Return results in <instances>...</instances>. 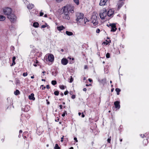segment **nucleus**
<instances>
[{
    "label": "nucleus",
    "instance_id": "nucleus-1",
    "mask_svg": "<svg viewBox=\"0 0 149 149\" xmlns=\"http://www.w3.org/2000/svg\"><path fill=\"white\" fill-rule=\"evenodd\" d=\"M74 7L72 4H68L62 8L63 17V19L69 20L70 19V15L74 12Z\"/></svg>",
    "mask_w": 149,
    "mask_h": 149
},
{
    "label": "nucleus",
    "instance_id": "nucleus-2",
    "mask_svg": "<svg viewBox=\"0 0 149 149\" xmlns=\"http://www.w3.org/2000/svg\"><path fill=\"white\" fill-rule=\"evenodd\" d=\"M98 16V15L96 13L94 12L93 13L91 21L95 26L97 25L98 24L99 19Z\"/></svg>",
    "mask_w": 149,
    "mask_h": 149
},
{
    "label": "nucleus",
    "instance_id": "nucleus-3",
    "mask_svg": "<svg viewBox=\"0 0 149 149\" xmlns=\"http://www.w3.org/2000/svg\"><path fill=\"white\" fill-rule=\"evenodd\" d=\"M3 11L4 15L7 16L12 13L13 10L10 8L6 7L3 8Z\"/></svg>",
    "mask_w": 149,
    "mask_h": 149
},
{
    "label": "nucleus",
    "instance_id": "nucleus-4",
    "mask_svg": "<svg viewBox=\"0 0 149 149\" xmlns=\"http://www.w3.org/2000/svg\"><path fill=\"white\" fill-rule=\"evenodd\" d=\"M77 24L79 25H81L83 26L85 25L86 22H88L89 21L86 18H83L81 19H80L77 21Z\"/></svg>",
    "mask_w": 149,
    "mask_h": 149
},
{
    "label": "nucleus",
    "instance_id": "nucleus-5",
    "mask_svg": "<svg viewBox=\"0 0 149 149\" xmlns=\"http://www.w3.org/2000/svg\"><path fill=\"white\" fill-rule=\"evenodd\" d=\"M7 17L10 22L13 23L15 22L17 19V17L13 13H12L8 16H7Z\"/></svg>",
    "mask_w": 149,
    "mask_h": 149
},
{
    "label": "nucleus",
    "instance_id": "nucleus-6",
    "mask_svg": "<svg viewBox=\"0 0 149 149\" xmlns=\"http://www.w3.org/2000/svg\"><path fill=\"white\" fill-rule=\"evenodd\" d=\"M45 57L46 58V61H47L52 62L54 61V57L52 54H49L47 55Z\"/></svg>",
    "mask_w": 149,
    "mask_h": 149
},
{
    "label": "nucleus",
    "instance_id": "nucleus-7",
    "mask_svg": "<svg viewBox=\"0 0 149 149\" xmlns=\"http://www.w3.org/2000/svg\"><path fill=\"white\" fill-rule=\"evenodd\" d=\"M7 104L6 105L7 106V109H10L12 106L13 105L12 100L11 98L8 97L7 99Z\"/></svg>",
    "mask_w": 149,
    "mask_h": 149
},
{
    "label": "nucleus",
    "instance_id": "nucleus-8",
    "mask_svg": "<svg viewBox=\"0 0 149 149\" xmlns=\"http://www.w3.org/2000/svg\"><path fill=\"white\" fill-rule=\"evenodd\" d=\"M107 11L106 10H103L100 14V17L102 19H104L107 17Z\"/></svg>",
    "mask_w": 149,
    "mask_h": 149
},
{
    "label": "nucleus",
    "instance_id": "nucleus-9",
    "mask_svg": "<svg viewBox=\"0 0 149 149\" xmlns=\"http://www.w3.org/2000/svg\"><path fill=\"white\" fill-rule=\"evenodd\" d=\"M76 16L77 17L76 21L84 17L83 14L81 13H77Z\"/></svg>",
    "mask_w": 149,
    "mask_h": 149
},
{
    "label": "nucleus",
    "instance_id": "nucleus-10",
    "mask_svg": "<svg viewBox=\"0 0 149 149\" xmlns=\"http://www.w3.org/2000/svg\"><path fill=\"white\" fill-rule=\"evenodd\" d=\"M109 26L111 29V32H115L116 31L117 28H116V24H111L109 25Z\"/></svg>",
    "mask_w": 149,
    "mask_h": 149
},
{
    "label": "nucleus",
    "instance_id": "nucleus-11",
    "mask_svg": "<svg viewBox=\"0 0 149 149\" xmlns=\"http://www.w3.org/2000/svg\"><path fill=\"white\" fill-rule=\"evenodd\" d=\"M114 13V11L112 9H109L107 12V15L109 17L112 16Z\"/></svg>",
    "mask_w": 149,
    "mask_h": 149
},
{
    "label": "nucleus",
    "instance_id": "nucleus-12",
    "mask_svg": "<svg viewBox=\"0 0 149 149\" xmlns=\"http://www.w3.org/2000/svg\"><path fill=\"white\" fill-rule=\"evenodd\" d=\"M114 104L116 108L119 109L120 107V102L118 101H116L114 102Z\"/></svg>",
    "mask_w": 149,
    "mask_h": 149
},
{
    "label": "nucleus",
    "instance_id": "nucleus-13",
    "mask_svg": "<svg viewBox=\"0 0 149 149\" xmlns=\"http://www.w3.org/2000/svg\"><path fill=\"white\" fill-rule=\"evenodd\" d=\"M108 0H101L99 4L101 6L106 5V3Z\"/></svg>",
    "mask_w": 149,
    "mask_h": 149
},
{
    "label": "nucleus",
    "instance_id": "nucleus-14",
    "mask_svg": "<svg viewBox=\"0 0 149 149\" xmlns=\"http://www.w3.org/2000/svg\"><path fill=\"white\" fill-rule=\"evenodd\" d=\"M62 64L64 65H66L68 63V61L65 58H63L61 61Z\"/></svg>",
    "mask_w": 149,
    "mask_h": 149
},
{
    "label": "nucleus",
    "instance_id": "nucleus-15",
    "mask_svg": "<svg viewBox=\"0 0 149 149\" xmlns=\"http://www.w3.org/2000/svg\"><path fill=\"white\" fill-rule=\"evenodd\" d=\"M28 97L30 100H34L35 99V98L34 97V94L33 93H31L30 95H29Z\"/></svg>",
    "mask_w": 149,
    "mask_h": 149
},
{
    "label": "nucleus",
    "instance_id": "nucleus-16",
    "mask_svg": "<svg viewBox=\"0 0 149 149\" xmlns=\"http://www.w3.org/2000/svg\"><path fill=\"white\" fill-rule=\"evenodd\" d=\"M65 29V27L63 26H58L57 27V30L60 31Z\"/></svg>",
    "mask_w": 149,
    "mask_h": 149
},
{
    "label": "nucleus",
    "instance_id": "nucleus-17",
    "mask_svg": "<svg viewBox=\"0 0 149 149\" xmlns=\"http://www.w3.org/2000/svg\"><path fill=\"white\" fill-rule=\"evenodd\" d=\"M141 136L142 138H143L144 137H147V138H149V133H146L144 134H141L140 135Z\"/></svg>",
    "mask_w": 149,
    "mask_h": 149
},
{
    "label": "nucleus",
    "instance_id": "nucleus-18",
    "mask_svg": "<svg viewBox=\"0 0 149 149\" xmlns=\"http://www.w3.org/2000/svg\"><path fill=\"white\" fill-rule=\"evenodd\" d=\"M98 81L100 83L102 84L103 85H104V84L106 82V80L105 78L101 80H99Z\"/></svg>",
    "mask_w": 149,
    "mask_h": 149
},
{
    "label": "nucleus",
    "instance_id": "nucleus-19",
    "mask_svg": "<svg viewBox=\"0 0 149 149\" xmlns=\"http://www.w3.org/2000/svg\"><path fill=\"white\" fill-rule=\"evenodd\" d=\"M34 7V5L32 4H29L27 6V8L29 9H31Z\"/></svg>",
    "mask_w": 149,
    "mask_h": 149
},
{
    "label": "nucleus",
    "instance_id": "nucleus-20",
    "mask_svg": "<svg viewBox=\"0 0 149 149\" xmlns=\"http://www.w3.org/2000/svg\"><path fill=\"white\" fill-rule=\"evenodd\" d=\"M6 17L3 15H0V21H3L6 19Z\"/></svg>",
    "mask_w": 149,
    "mask_h": 149
},
{
    "label": "nucleus",
    "instance_id": "nucleus-21",
    "mask_svg": "<svg viewBox=\"0 0 149 149\" xmlns=\"http://www.w3.org/2000/svg\"><path fill=\"white\" fill-rule=\"evenodd\" d=\"M66 34L68 36H71L73 35V33L71 32L66 31L65 32Z\"/></svg>",
    "mask_w": 149,
    "mask_h": 149
},
{
    "label": "nucleus",
    "instance_id": "nucleus-22",
    "mask_svg": "<svg viewBox=\"0 0 149 149\" xmlns=\"http://www.w3.org/2000/svg\"><path fill=\"white\" fill-rule=\"evenodd\" d=\"M16 58L15 56H13L12 58L13 60V63L11 65V66H13L14 65H15V60Z\"/></svg>",
    "mask_w": 149,
    "mask_h": 149
},
{
    "label": "nucleus",
    "instance_id": "nucleus-23",
    "mask_svg": "<svg viewBox=\"0 0 149 149\" xmlns=\"http://www.w3.org/2000/svg\"><path fill=\"white\" fill-rule=\"evenodd\" d=\"M20 92L18 90H16L14 92V94L15 95H17L20 94Z\"/></svg>",
    "mask_w": 149,
    "mask_h": 149
},
{
    "label": "nucleus",
    "instance_id": "nucleus-24",
    "mask_svg": "<svg viewBox=\"0 0 149 149\" xmlns=\"http://www.w3.org/2000/svg\"><path fill=\"white\" fill-rule=\"evenodd\" d=\"M39 24L38 22H35L33 23V25L35 27H38V26Z\"/></svg>",
    "mask_w": 149,
    "mask_h": 149
},
{
    "label": "nucleus",
    "instance_id": "nucleus-25",
    "mask_svg": "<svg viewBox=\"0 0 149 149\" xmlns=\"http://www.w3.org/2000/svg\"><path fill=\"white\" fill-rule=\"evenodd\" d=\"M148 141L147 139H145L143 140V143L145 146H146V145L148 143Z\"/></svg>",
    "mask_w": 149,
    "mask_h": 149
},
{
    "label": "nucleus",
    "instance_id": "nucleus-26",
    "mask_svg": "<svg viewBox=\"0 0 149 149\" xmlns=\"http://www.w3.org/2000/svg\"><path fill=\"white\" fill-rule=\"evenodd\" d=\"M29 107V106L28 105H26L25 107L24 108V111L25 112H27L28 111V110H29V109L28 108Z\"/></svg>",
    "mask_w": 149,
    "mask_h": 149
},
{
    "label": "nucleus",
    "instance_id": "nucleus-27",
    "mask_svg": "<svg viewBox=\"0 0 149 149\" xmlns=\"http://www.w3.org/2000/svg\"><path fill=\"white\" fill-rule=\"evenodd\" d=\"M115 90L117 92V94L118 95L119 94V92L120 91V90L118 88H116V89Z\"/></svg>",
    "mask_w": 149,
    "mask_h": 149
},
{
    "label": "nucleus",
    "instance_id": "nucleus-28",
    "mask_svg": "<svg viewBox=\"0 0 149 149\" xmlns=\"http://www.w3.org/2000/svg\"><path fill=\"white\" fill-rule=\"evenodd\" d=\"M74 2L77 5L79 4V0H73Z\"/></svg>",
    "mask_w": 149,
    "mask_h": 149
},
{
    "label": "nucleus",
    "instance_id": "nucleus-29",
    "mask_svg": "<svg viewBox=\"0 0 149 149\" xmlns=\"http://www.w3.org/2000/svg\"><path fill=\"white\" fill-rule=\"evenodd\" d=\"M109 43L108 41H106V42H104L102 43L103 46H106Z\"/></svg>",
    "mask_w": 149,
    "mask_h": 149
},
{
    "label": "nucleus",
    "instance_id": "nucleus-30",
    "mask_svg": "<svg viewBox=\"0 0 149 149\" xmlns=\"http://www.w3.org/2000/svg\"><path fill=\"white\" fill-rule=\"evenodd\" d=\"M123 4L122 3H119L118 4V8L119 9L122 6Z\"/></svg>",
    "mask_w": 149,
    "mask_h": 149
},
{
    "label": "nucleus",
    "instance_id": "nucleus-31",
    "mask_svg": "<svg viewBox=\"0 0 149 149\" xmlns=\"http://www.w3.org/2000/svg\"><path fill=\"white\" fill-rule=\"evenodd\" d=\"M66 87L64 85H60L59 86L60 88L62 90L64 89Z\"/></svg>",
    "mask_w": 149,
    "mask_h": 149
},
{
    "label": "nucleus",
    "instance_id": "nucleus-32",
    "mask_svg": "<svg viewBox=\"0 0 149 149\" xmlns=\"http://www.w3.org/2000/svg\"><path fill=\"white\" fill-rule=\"evenodd\" d=\"M55 149H60V148L58 146V145L57 144H56L55 145V147H54Z\"/></svg>",
    "mask_w": 149,
    "mask_h": 149
},
{
    "label": "nucleus",
    "instance_id": "nucleus-33",
    "mask_svg": "<svg viewBox=\"0 0 149 149\" xmlns=\"http://www.w3.org/2000/svg\"><path fill=\"white\" fill-rule=\"evenodd\" d=\"M57 83L56 81L55 80H53L52 81V84L54 85H56Z\"/></svg>",
    "mask_w": 149,
    "mask_h": 149
},
{
    "label": "nucleus",
    "instance_id": "nucleus-34",
    "mask_svg": "<svg viewBox=\"0 0 149 149\" xmlns=\"http://www.w3.org/2000/svg\"><path fill=\"white\" fill-rule=\"evenodd\" d=\"M16 84H17L19 83V80L18 79L16 78L15 79Z\"/></svg>",
    "mask_w": 149,
    "mask_h": 149
},
{
    "label": "nucleus",
    "instance_id": "nucleus-35",
    "mask_svg": "<svg viewBox=\"0 0 149 149\" xmlns=\"http://www.w3.org/2000/svg\"><path fill=\"white\" fill-rule=\"evenodd\" d=\"M54 93L55 95H58L59 94V92L58 91H55Z\"/></svg>",
    "mask_w": 149,
    "mask_h": 149
},
{
    "label": "nucleus",
    "instance_id": "nucleus-36",
    "mask_svg": "<svg viewBox=\"0 0 149 149\" xmlns=\"http://www.w3.org/2000/svg\"><path fill=\"white\" fill-rule=\"evenodd\" d=\"M73 80V79L72 76L70 77V79L69 82L72 83Z\"/></svg>",
    "mask_w": 149,
    "mask_h": 149
},
{
    "label": "nucleus",
    "instance_id": "nucleus-37",
    "mask_svg": "<svg viewBox=\"0 0 149 149\" xmlns=\"http://www.w3.org/2000/svg\"><path fill=\"white\" fill-rule=\"evenodd\" d=\"M111 139V136H110L107 139V142L109 143H110Z\"/></svg>",
    "mask_w": 149,
    "mask_h": 149
},
{
    "label": "nucleus",
    "instance_id": "nucleus-38",
    "mask_svg": "<svg viewBox=\"0 0 149 149\" xmlns=\"http://www.w3.org/2000/svg\"><path fill=\"white\" fill-rule=\"evenodd\" d=\"M48 26L47 24H45V25H42L41 26V28H44L47 26Z\"/></svg>",
    "mask_w": 149,
    "mask_h": 149
},
{
    "label": "nucleus",
    "instance_id": "nucleus-39",
    "mask_svg": "<svg viewBox=\"0 0 149 149\" xmlns=\"http://www.w3.org/2000/svg\"><path fill=\"white\" fill-rule=\"evenodd\" d=\"M106 57L107 58H109L110 57V54L109 53H107L106 55Z\"/></svg>",
    "mask_w": 149,
    "mask_h": 149
},
{
    "label": "nucleus",
    "instance_id": "nucleus-40",
    "mask_svg": "<svg viewBox=\"0 0 149 149\" xmlns=\"http://www.w3.org/2000/svg\"><path fill=\"white\" fill-rule=\"evenodd\" d=\"M65 114H67V112L66 111H65L64 112V113L62 114V116L63 117L65 116Z\"/></svg>",
    "mask_w": 149,
    "mask_h": 149
},
{
    "label": "nucleus",
    "instance_id": "nucleus-41",
    "mask_svg": "<svg viewBox=\"0 0 149 149\" xmlns=\"http://www.w3.org/2000/svg\"><path fill=\"white\" fill-rule=\"evenodd\" d=\"M28 75V74L27 72H24L23 74V76L24 77H26Z\"/></svg>",
    "mask_w": 149,
    "mask_h": 149
},
{
    "label": "nucleus",
    "instance_id": "nucleus-42",
    "mask_svg": "<svg viewBox=\"0 0 149 149\" xmlns=\"http://www.w3.org/2000/svg\"><path fill=\"white\" fill-rule=\"evenodd\" d=\"M46 72L45 71H44L42 72V77H43V76L45 75V73Z\"/></svg>",
    "mask_w": 149,
    "mask_h": 149
},
{
    "label": "nucleus",
    "instance_id": "nucleus-43",
    "mask_svg": "<svg viewBox=\"0 0 149 149\" xmlns=\"http://www.w3.org/2000/svg\"><path fill=\"white\" fill-rule=\"evenodd\" d=\"M100 30L99 29H97L96 30V32L97 33H99L100 32Z\"/></svg>",
    "mask_w": 149,
    "mask_h": 149
},
{
    "label": "nucleus",
    "instance_id": "nucleus-44",
    "mask_svg": "<svg viewBox=\"0 0 149 149\" xmlns=\"http://www.w3.org/2000/svg\"><path fill=\"white\" fill-rule=\"evenodd\" d=\"M57 3H60L63 0H55Z\"/></svg>",
    "mask_w": 149,
    "mask_h": 149
},
{
    "label": "nucleus",
    "instance_id": "nucleus-45",
    "mask_svg": "<svg viewBox=\"0 0 149 149\" xmlns=\"http://www.w3.org/2000/svg\"><path fill=\"white\" fill-rule=\"evenodd\" d=\"M115 53L116 54H120V51L118 49L117 50V51L116 52H115Z\"/></svg>",
    "mask_w": 149,
    "mask_h": 149
},
{
    "label": "nucleus",
    "instance_id": "nucleus-46",
    "mask_svg": "<svg viewBox=\"0 0 149 149\" xmlns=\"http://www.w3.org/2000/svg\"><path fill=\"white\" fill-rule=\"evenodd\" d=\"M40 16H42L43 15L44 13L43 12H42V11H41L40 12Z\"/></svg>",
    "mask_w": 149,
    "mask_h": 149
},
{
    "label": "nucleus",
    "instance_id": "nucleus-47",
    "mask_svg": "<svg viewBox=\"0 0 149 149\" xmlns=\"http://www.w3.org/2000/svg\"><path fill=\"white\" fill-rule=\"evenodd\" d=\"M43 85H41L40 86V88H41L42 87V89H44L45 88V87H43Z\"/></svg>",
    "mask_w": 149,
    "mask_h": 149
},
{
    "label": "nucleus",
    "instance_id": "nucleus-48",
    "mask_svg": "<svg viewBox=\"0 0 149 149\" xmlns=\"http://www.w3.org/2000/svg\"><path fill=\"white\" fill-rule=\"evenodd\" d=\"M71 98L73 99H74L75 98V96L74 95H72V96L71 97Z\"/></svg>",
    "mask_w": 149,
    "mask_h": 149
},
{
    "label": "nucleus",
    "instance_id": "nucleus-49",
    "mask_svg": "<svg viewBox=\"0 0 149 149\" xmlns=\"http://www.w3.org/2000/svg\"><path fill=\"white\" fill-rule=\"evenodd\" d=\"M68 91H67L64 92V94L65 95H66L68 94Z\"/></svg>",
    "mask_w": 149,
    "mask_h": 149
},
{
    "label": "nucleus",
    "instance_id": "nucleus-50",
    "mask_svg": "<svg viewBox=\"0 0 149 149\" xmlns=\"http://www.w3.org/2000/svg\"><path fill=\"white\" fill-rule=\"evenodd\" d=\"M74 139L76 141V142H77L78 141L77 138L76 137H74Z\"/></svg>",
    "mask_w": 149,
    "mask_h": 149
},
{
    "label": "nucleus",
    "instance_id": "nucleus-51",
    "mask_svg": "<svg viewBox=\"0 0 149 149\" xmlns=\"http://www.w3.org/2000/svg\"><path fill=\"white\" fill-rule=\"evenodd\" d=\"M46 88L48 89H49V85H47L46 86Z\"/></svg>",
    "mask_w": 149,
    "mask_h": 149
},
{
    "label": "nucleus",
    "instance_id": "nucleus-52",
    "mask_svg": "<svg viewBox=\"0 0 149 149\" xmlns=\"http://www.w3.org/2000/svg\"><path fill=\"white\" fill-rule=\"evenodd\" d=\"M85 116L84 115V114L83 113H82L81 117L82 118H84Z\"/></svg>",
    "mask_w": 149,
    "mask_h": 149
},
{
    "label": "nucleus",
    "instance_id": "nucleus-53",
    "mask_svg": "<svg viewBox=\"0 0 149 149\" xmlns=\"http://www.w3.org/2000/svg\"><path fill=\"white\" fill-rule=\"evenodd\" d=\"M63 137H64V136H63V137L61 138V142H63Z\"/></svg>",
    "mask_w": 149,
    "mask_h": 149
},
{
    "label": "nucleus",
    "instance_id": "nucleus-54",
    "mask_svg": "<svg viewBox=\"0 0 149 149\" xmlns=\"http://www.w3.org/2000/svg\"><path fill=\"white\" fill-rule=\"evenodd\" d=\"M46 101L47 102V104H49L50 103L47 100H46Z\"/></svg>",
    "mask_w": 149,
    "mask_h": 149
},
{
    "label": "nucleus",
    "instance_id": "nucleus-55",
    "mask_svg": "<svg viewBox=\"0 0 149 149\" xmlns=\"http://www.w3.org/2000/svg\"><path fill=\"white\" fill-rule=\"evenodd\" d=\"M59 107H60V109H62V105H60V106H59Z\"/></svg>",
    "mask_w": 149,
    "mask_h": 149
},
{
    "label": "nucleus",
    "instance_id": "nucleus-56",
    "mask_svg": "<svg viewBox=\"0 0 149 149\" xmlns=\"http://www.w3.org/2000/svg\"><path fill=\"white\" fill-rule=\"evenodd\" d=\"M87 68H88V67L87 65H85L84 67V68L85 69H86Z\"/></svg>",
    "mask_w": 149,
    "mask_h": 149
},
{
    "label": "nucleus",
    "instance_id": "nucleus-57",
    "mask_svg": "<svg viewBox=\"0 0 149 149\" xmlns=\"http://www.w3.org/2000/svg\"><path fill=\"white\" fill-rule=\"evenodd\" d=\"M88 80L90 82H91L92 81V80L90 79H89Z\"/></svg>",
    "mask_w": 149,
    "mask_h": 149
},
{
    "label": "nucleus",
    "instance_id": "nucleus-58",
    "mask_svg": "<svg viewBox=\"0 0 149 149\" xmlns=\"http://www.w3.org/2000/svg\"><path fill=\"white\" fill-rule=\"evenodd\" d=\"M83 90L84 91H86V89L85 88H84L83 89Z\"/></svg>",
    "mask_w": 149,
    "mask_h": 149
},
{
    "label": "nucleus",
    "instance_id": "nucleus-59",
    "mask_svg": "<svg viewBox=\"0 0 149 149\" xmlns=\"http://www.w3.org/2000/svg\"><path fill=\"white\" fill-rule=\"evenodd\" d=\"M22 132V131L21 130H19V133H21Z\"/></svg>",
    "mask_w": 149,
    "mask_h": 149
},
{
    "label": "nucleus",
    "instance_id": "nucleus-60",
    "mask_svg": "<svg viewBox=\"0 0 149 149\" xmlns=\"http://www.w3.org/2000/svg\"><path fill=\"white\" fill-rule=\"evenodd\" d=\"M61 95L62 96H63V93H61Z\"/></svg>",
    "mask_w": 149,
    "mask_h": 149
},
{
    "label": "nucleus",
    "instance_id": "nucleus-61",
    "mask_svg": "<svg viewBox=\"0 0 149 149\" xmlns=\"http://www.w3.org/2000/svg\"><path fill=\"white\" fill-rule=\"evenodd\" d=\"M78 114L79 116H80L81 115V113L80 112H79L78 113Z\"/></svg>",
    "mask_w": 149,
    "mask_h": 149
},
{
    "label": "nucleus",
    "instance_id": "nucleus-62",
    "mask_svg": "<svg viewBox=\"0 0 149 149\" xmlns=\"http://www.w3.org/2000/svg\"><path fill=\"white\" fill-rule=\"evenodd\" d=\"M44 17H47V14L45 15Z\"/></svg>",
    "mask_w": 149,
    "mask_h": 149
},
{
    "label": "nucleus",
    "instance_id": "nucleus-63",
    "mask_svg": "<svg viewBox=\"0 0 149 149\" xmlns=\"http://www.w3.org/2000/svg\"><path fill=\"white\" fill-rule=\"evenodd\" d=\"M31 79H33L34 78V76H31Z\"/></svg>",
    "mask_w": 149,
    "mask_h": 149
},
{
    "label": "nucleus",
    "instance_id": "nucleus-64",
    "mask_svg": "<svg viewBox=\"0 0 149 149\" xmlns=\"http://www.w3.org/2000/svg\"><path fill=\"white\" fill-rule=\"evenodd\" d=\"M69 149H73V148L72 147H70Z\"/></svg>",
    "mask_w": 149,
    "mask_h": 149
}]
</instances>
